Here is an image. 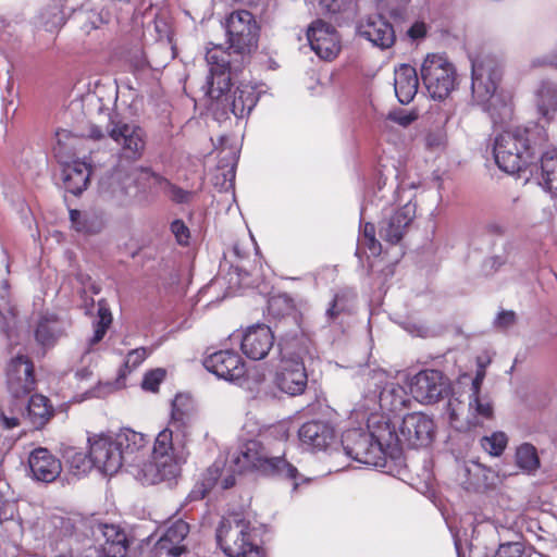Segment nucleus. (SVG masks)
Here are the masks:
<instances>
[{"label": "nucleus", "instance_id": "nucleus-44", "mask_svg": "<svg viewBox=\"0 0 557 557\" xmlns=\"http://www.w3.org/2000/svg\"><path fill=\"white\" fill-rule=\"evenodd\" d=\"M67 462L71 471L76 475L86 474L94 466L90 454L87 456L74 449L67 453Z\"/></svg>", "mask_w": 557, "mask_h": 557}, {"label": "nucleus", "instance_id": "nucleus-9", "mask_svg": "<svg viewBox=\"0 0 557 557\" xmlns=\"http://www.w3.org/2000/svg\"><path fill=\"white\" fill-rule=\"evenodd\" d=\"M233 463L238 472L251 470L265 476L290 480L294 487L297 486L298 470L285 459V451L281 447L275 448L259 440H249L239 446Z\"/></svg>", "mask_w": 557, "mask_h": 557}, {"label": "nucleus", "instance_id": "nucleus-22", "mask_svg": "<svg viewBox=\"0 0 557 557\" xmlns=\"http://www.w3.org/2000/svg\"><path fill=\"white\" fill-rule=\"evenodd\" d=\"M307 38L311 49L323 60H333L341 50L337 32L322 20L311 23L307 30Z\"/></svg>", "mask_w": 557, "mask_h": 557}, {"label": "nucleus", "instance_id": "nucleus-43", "mask_svg": "<svg viewBox=\"0 0 557 557\" xmlns=\"http://www.w3.org/2000/svg\"><path fill=\"white\" fill-rule=\"evenodd\" d=\"M149 352L147 348L139 347L131 350L124 360L123 367L119 371L117 382L124 380L128 373H131L134 369L139 367L148 357Z\"/></svg>", "mask_w": 557, "mask_h": 557}, {"label": "nucleus", "instance_id": "nucleus-63", "mask_svg": "<svg viewBox=\"0 0 557 557\" xmlns=\"http://www.w3.org/2000/svg\"><path fill=\"white\" fill-rule=\"evenodd\" d=\"M87 24L83 26V30L85 33H89L91 29H96L98 27V22L101 21V18L97 14H89L87 17Z\"/></svg>", "mask_w": 557, "mask_h": 557}, {"label": "nucleus", "instance_id": "nucleus-3", "mask_svg": "<svg viewBox=\"0 0 557 557\" xmlns=\"http://www.w3.org/2000/svg\"><path fill=\"white\" fill-rule=\"evenodd\" d=\"M548 141L545 127L539 123L506 129L496 135L493 156L497 166L508 173L534 174L541 150Z\"/></svg>", "mask_w": 557, "mask_h": 557}, {"label": "nucleus", "instance_id": "nucleus-39", "mask_svg": "<svg viewBox=\"0 0 557 557\" xmlns=\"http://www.w3.org/2000/svg\"><path fill=\"white\" fill-rule=\"evenodd\" d=\"M515 457L518 468L524 472L533 473L540 468L537 450L530 443H523L518 446Z\"/></svg>", "mask_w": 557, "mask_h": 557}, {"label": "nucleus", "instance_id": "nucleus-33", "mask_svg": "<svg viewBox=\"0 0 557 557\" xmlns=\"http://www.w3.org/2000/svg\"><path fill=\"white\" fill-rule=\"evenodd\" d=\"M90 165L85 161H73L64 166V184L67 191L73 195L82 194L89 183Z\"/></svg>", "mask_w": 557, "mask_h": 557}, {"label": "nucleus", "instance_id": "nucleus-25", "mask_svg": "<svg viewBox=\"0 0 557 557\" xmlns=\"http://www.w3.org/2000/svg\"><path fill=\"white\" fill-rule=\"evenodd\" d=\"M189 524L181 519L171 523L154 544L158 557H180L186 553Z\"/></svg>", "mask_w": 557, "mask_h": 557}, {"label": "nucleus", "instance_id": "nucleus-57", "mask_svg": "<svg viewBox=\"0 0 557 557\" xmlns=\"http://www.w3.org/2000/svg\"><path fill=\"white\" fill-rule=\"evenodd\" d=\"M484 377H485L484 364H482L480 362L479 363V369L476 370V373H475V376L472 380L471 392L470 393H481V387H482Z\"/></svg>", "mask_w": 557, "mask_h": 557}, {"label": "nucleus", "instance_id": "nucleus-47", "mask_svg": "<svg viewBox=\"0 0 557 557\" xmlns=\"http://www.w3.org/2000/svg\"><path fill=\"white\" fill-rule=\"evenodd\" d=\"M496 557H539L536 554H527L521 543H507L499 546Z\"/></svg>", "mask_w": 557, "mask_h": 557}, {"label": "nucleus", "instance_id": "nucleus-53", "mask_svg": "<svg viewBox=\"0 0 557 557\" xmlns=\"http://www.w3.org/2000/svg\"><path fill=\"white\" fill-rule=\"evenodd\" d=\"M516 322V313L513 311H500L494 320L495 326L506 330Z\"/></svg>", "mask_w": 557, "mask_h": 557}, {"label": "nucleus", "instance_id": "nucleus-58", "mask_svg": "<svg viewBox=\"0 0 557 557\" xmlns=\"http://www.w3.org/2000/svg\"><path fill=\"white\" fill-rule=\"evenodd\" d=\"M426 34V27L424 23H414L409 29H408V36L412 39H420L423 38Z\"/></svg>", "mask_w": 557, "mask_h": 557}, {"label": "nucleus", "instance_id": "nucleus-51", "mask_svg": "<svg viewBox=\"0 0 557 557\" xmlns=\"http://www.w3.org/2000/svg\"><path fill=\"white\" fill-rule=\"evenodd\" d=\"M387 119L406 127L410 125L413 121L417 120V114L414 112H409L403 109L391 111L387 115Z\"/></svg>", "mask_w": 557, "mask_h": 557}, {"label": "nucleus", "instance_id": "nucleus-23", "mask_svg": "<svg viewBox=\"0 0 557 557\" xmlns=\"http://www.w3.org/2000/svg\"><path fill=\"white\" fill-rule=\"evenodd\" d=\"M301 446L311 451L327 450L336 441L334 426L325 421L312 420L298 430Z\"/></svg>", "mask_w": 557, "mask_h": 557}, {"label": "nucleus", "instance_id": "nucleus-13", "mask_svg": "<svg viewBox=\"0 0 557 557\" xmlns=\"http://www.w3.org/2000/svg\"><path fill=\"white\" fill-rule=\"evenodd\" d=\"M420 75L429 96L434 100L445 99L457 85L456 69L443 53L426 54Z\"/></svg>", "mask_w": 557, "mask_h": 557}, {"label": "nucleus", "instance_id": "nucleus-1", "mask_svg": "<svg viewBox=\"0 0 557 557\" xmlns=\"http://www.w3.org/2000/svg\"><path fill=\"white\" fill-rule=\"evenodd\" d=\"M32 530L55 557H124L129 541L115 524L79 516L51 515L38 518Z\"/></svg>", "mask_w": 557, "mask_h": 557}, {"label": "nucleus", "instance_id": "nucleus-49", "mask_svg": "<svg viewBox=\"0 0 557 557\" xmlns=\"http://www.w3.org/2000/svg\"><path fill=\"white\" fill-rule=\"evenodd\" d=\"M16 513V505L10 502H3L0 505V523L10 521L15 528L24 530V523L20 520H14Z\"/></svg>", "mask_w": 557, "mask_h": 557}, {"label": "nucleus", "instance_id": "nucleus-50", "mask_svg": "<svg viewBox=\"0 0 557 557\" xmlns=\"http://www.w3.org/2000/svg\"><path fill=\"white\" fill-rule=\"evenodd\" d=\"M171 232L175 236L176 242L182 245H188L190 232L187 225L182 220H174L171 223Z\"/></svg>", "mask_w": 557, "mask_h": 557}, {"label": "nucleus", "instance_id": "nucleus-56", "mask_svg": "<svg viewBox=\"0 0 557 557\" xmlns=\"http://www.w3.org/2000/svg\"><path fill=\"white\" fill-rule=\"evenodd\" d=\"M209 487H207L201 481L197 482L194 488L187 495L188 502L200 500L205 498L207 493L209 492Z\"/></svg>", "mask_w": 557, "mask_h": 557}, {"label": "nucleus", "instance_id": "nucleus-54", "mask_svg": "<svg viewBox=\"0 0 557 557\" xmlns=\"http://www.w3.org/2000/svg\"><path fill=\"white\" fill-rule=\"evenodd\" d=\"M115 389V384L111 382L99 383L94 389L88 392V397L103 398Z\"/></svg>", "mask_w": 557, "mask_h": 557}, {"label": "nucleus", "instance_id": "nucleus-5", "mask_svg": "<svg viewBox=\"0 0 557 557\" xmlns=\"http://www.w3.org/2000/svg\"><path fill=\"white\" fill-rule=\"evenodd\" d=\"M502 76V65L494 57L471 58L472 102L487 112L495 125L511 120L513 114L511 97L496 94Z\"/></svg>", "mask_w": 557, "mask_h": 557}, {"label": "nucleus", "instance_id": "nucleus-28", "mask_svg": "<svg viewBox=\"0 0 557 557\" xmlns=\"http://www.w3.org/2000/svg\"><path fill=\"white\" fill-rule=\"evenodd\" d=\"M9 274V257L4 249H0V331L9 341H12L11 330L14 325L15 313L10 301L9 283L5 275Z\"/></svg>", "mask_w": 557, "mask_h": 557}, {"label": "nucleus", "instance_id": "nucleus-61", "mask_svg": "<svg viewBox=\"0 0 557 557\" xmlns=\"http://www.w3.org/2000/svg\"><path fill=\"white\" fill-rule=\"evenodd\" d=\"M385 2H386V5H391L394 2L397 4V8H395V9L391 8L389 13L393 16L398 17V16L403 15V12L405 10V7H406L408 0H385Z\"/></svg>", "mask_w": 557, "mask_h": 557}, {"label": "nucleus", "instance_id": "nucleus-32", "mask_svg": "<svg viewBox=\"0 0 557 557\" xmlns=\"http://www.w3.org/2000/svg\"><path fill=\"white\" fill-rule=\"evenodd\" d=\"M136 173H138V180H145L149 182L151 187L159 188L162 190L172 201L176 203H186L190 200L193 193L185 190L174 184H172L169 180L160 175L159 173L153 172L149 168H139L136 169Z\"/></svg>", "mask_w": 557, "mask_h": 557}, {"label": "nucleus", "instance_id": "nucleus-42", "mask_svg": "<svg viewBox=\"0 0 557 557\" xmlns=\"http://www.w3.org/2000/svg\"><path fill=\"white\" fill-rule=\"evenodd\" d=\"M508 437L502 431L493 432L481 438V447L493 457H499L507 447Z\"/></svg>", "mask_w": 557, "mask_h": 557}, {"label": "nucleus", "instance_id": "nucleus-35", "mask_svg": "<svg viewBox=\"0 0 557 557\" xmlns=\"http://www.w3.org/2000/svg\"><path fill=\"white\" fill-rule=\"evenodd\" d=\"M235 470L226 468L223 459H216L202 474L201 482L212 488L220 486L222 491L227 490L235 484Z\"/></svg>", "mask_w": 557, "mask_h": 557}, {"label": "nucleus", "instance_id": "nucleus-8", "mask_svg": "<svg viewBox=\"0 0 557 557\" xmlns=\"http://www.w3.org/2000/svg\"><path fill=\"white\" fill-rule=\"evenodd\" d=\"M188 418L180 409L178 400L172 404L171 420L168 428L159 432L152 448V465L156 481H168L180 473V463L186 457V443L189 435Z\"/></svg>", "mask_w": 557, "mask_h": 557}, {"label": "nucleus", "instance_id": "nucleus-19", "mask_svg": "<svg viewBox=\"0 0 557 557\" xmlns=\"http://www.w3.org/2000/svg\"><path fill=\"white\" fill-rule=\"evenodd\" d=\"M416 216V203L409 198L406 203L397 207L384 208L379 222L381 238L391 244H397L404 237L407 228Z\"/></svg>", "mask_w": 557, "mask_h": 557}, {"label": "nucleus", "instance_id": "nucleus-40", "mask_svg": "<svg viewBox=\"0 0 557 557\" xmlns=\"http://www.w3.org/2000/svg\"><path fill=\"white\" fill-rule=\"evenodd\" d=\"M321 12L331 17L350 15L355 12L356 0H318Z\"/></svg>", "mask_w": 557, "mask_h": 557}, {"label": "nucleus", "instance_id": "nucleus-12", "mask_svg": "<svg viewBox=\"0 0 557 557\" xmlns=\"http://www.w3.org/2000/svg\"><path fill=\"white\" fill-rule=\"evenodd\" d=\"M446 410L450 426L459 432L483 426L494 416L490 397L481 393L469 394L467 408L458 398H450Z\"/></svg>", "mask_w": 557, "mask_h": 557}, {"label": "nucleus", "instance_id": "nucleus-48", "mask_svg": "<svg viewBox=\"0 0 557 557\" xmlns=\"http://www.w3.org/2000/svg\"><path fill=\"white\" fill-rule=\"evenodd\" d=\"M164 376L165 371L163 369L150 370L145 374L141 386L145 391L157 392Z\"/></svg>", "mask_w": 557, "mask_h": 557}, {"label": "nucleus", "instance_id": "nucleus-37", "mask_svg": "<svg viewBox=\"0 0 557 557\" xmlns=\"http://www.w3.org/2000/svg\"><path fill=\"white\" fill-rule=\"evenodd\" d=\"M248 388L260 399H273L280 393L278 386H276V374L267 376L262 370H256L250 374Z\"/></svg>", "mask_w": 557, "mask_h": 557}, {"label": "nucleus", "instance_id": "nucleus-20", "mask_svg": "<svg viewBox=\"0 0 557 557\" xmlns=\"http://www.w3.org/2000/svg\"><path fill=\"white\" fill-rule=\"evenodd\" d=\"M412 397L421 404H434L449 392V384L438 370L426 369L413 375L409 383Z\"/></svg>", "mask_w": 557, "mask_h": 557}, {"label": "nucleus", "instance_id": "nucleus-34", "mask_svg": "<svg viewBox=\"0 0 557 557\" xmlns=\"http://www.w3.org/2000/svg\"><path fill=\"white\" fill-rule=\"evenodd\" d=\"M540 165L534 169V173L540 170L541 177L539 184L549 191L552 196L557 197V149H552L539 156Z\"/></svg>", "mask_w": 557, "mask_h": 557}, {"label": "nucleus", "instance_id": "nucleus-30", "mask_svg": "<svg viewBox=\"0 0 557 557\" xmlns=\"http://www.w3.org/2000/svg\"><path fill=\"white\" fill-rule=\"evenodd\" d=\"M69 326V320L54 313L45 314L37 324L36 341L44 347H51L65 334Z\"/></svg>", "mask_w": 557, "mask_h": 557}, {"label": "nucleus", "instance_id": "nucleus-18", "mask_svg": "<svg viewBox=\"0 0 557 557\" xmlns=\"http://www.w3.org/2000/svg\"><path fill=\"white\" fill-rule=\"evenodd\" d=\"M108 136L120 147L122 158L135 161L143 156L146 147L145 131L135 124L110 120L107 126Z\"/></svg>", "mask_w": 557, "mask_h": 557}, {"label": "nucleus", "instance_id": "nucleus-64", "mask_svg": "<svg viewBox=\"0 0 557 557\" xmlns=\"http://www.w3.org/2000/svg\"><path fill=\"white\" fill-rule=\"evenodd\" d=\"M108 135L107 131L103 132L101 127L92 125L89 131V137L95 140H101Z\"/></svg>", "mask_w": 557, "mask_h": 557}, {"label": "nucleus", "instance_id": "nucleus-6", "mask_svg": "<svg viewBox=\"0 0 557 557\" xmlns=\"http://www.w3.org/2000/svg\"><path fill=\"white\" fill-rule=\"evenodd\" d=\"M88 443L94 467L103 474L113 475L124 463H136L149 440L143 433L123 428L114 434L89 437Z\"/></svg>", "mask_w": 557, "mask_h": 557}, {"label": "nucleus", "instance_id": "nucleus-11", "mask_svg": "<svg viewBox=\"0 0 557 557\" xmlns=\"http://www.w3.org/2000/svg\"><path fill=\"white\" fill-rule=\"evenodd\" d=\"M53 408L49 399L42 395L26 398L3 400L0 404V423L5 430L20 425L21 420L28 421L34 429H41L52 417Z\"/></svg>", "mask_w": 557, "mask_h": 557}, {"label": "nucleus", "instance_id": "nucleus-45", "mask_svg": "<svg viewBox=\"0 0 557 557\" xmlns=\"http://www.w3.org/2000/svg\"><path fill=\"white\" fill-rule=\"evenodd\" d=\"M354 299V294L350 292L336 293L325 311L329 321L334 320L338 314L349 307V302Z\"/></svg>", "mask_w": 557, "mask_h": 557}, {"label": "nucleus", "instance_id": "nucleus-59", "mask_svg": "<svg viewBox=\"0 0 557 557\" xmlns=\"http://www.w3.org/2000/svg\"><path fill=\"white\" fill-rule=\"evenodd\" d=\"M129 194V187L125 184H119L116 188L112 189V196L116 198L119 203L124 205L125 203V197Z\"/></svg>", "mask_w": 557, "mask_h": 557}, {"label": "nucleus", "instance_id": "nucleus-31", "mask_svg": "<svg viewBox=\"0 0 557 557\" xmlns=\"http://www.w3.org/2000/svg\"><path fill=\"white\" fill-rule=\"evenodd\" d=\"M419 88V77L416 69L409 64H400L394 72V90L398 101L408 104L414 98Z\"/></svg>", "mask_w": 557, "mask_h": 557}, {"label": "nucleus", "instance_id": "nucleus-46", "mask_svg": "<svg viewBox=\"0 0 557 557\" xmlns=\"http://www.w3.org/2000/svg\"><path fill=\"white\" fill-rule=\"evenodd\" d=\"M358 243L360 246L366 247L372 256H379L382 251V246L375 238V228L372 223L368 222L363 225Z\"/></svg>", "mask_w": 557, "mask_h": 557}, {"label": "nucleus", "instance_id": "nucleus-29", "mask_svg": "<svg viewBox=\"0 0 557 557\" xmlns=\"http://www.w3.org/2000/svg\"><path fill=\"white\" fill-rule=\"evenodd\" d=\"M533 104L541 120L553 122L557 116V83L542 79L533 90Z\"/></svg>", "mask_w": 557, "mask_h": 557}, {"label": "nucleus", "instance_id": "nucleus-36", "mask_svg": "<svg viewBox=\"0 0 557 557\" xmlns=\"http://www.w3.org/2000/svg\"><path fill=\"white\" fill-rule=\"evenodd\" d=\"M70 221L72 227L83 234H97L104 225L103 215L97 210L79 211L70 210Z\"/></svg>", "mask_w": 557, "mask_h": 557}, {"label": "nucleus", "instance_id": "nucleus-52", "mask_svg": "<svg viewBox=\"0 0 557 557\" xmlns=\"http://www.w3.org/2000/svg\"><path fill=\"white\" fill-rule=\"evenodd\" d=\"M446 143V135L442 131L430 132L425 136V145L430 149H442Z\"/></svg>", "mask_w": 557, "mask_h": 557}, {"label": "nucleus", "instance_id": "nucleus-21", "mask_svg": "<svg viewBox=\"0 0 557 557\" xmlns=\"http://www.w3.org/2000/svg\"><path fill=\"white\" fill-rule=\"evenodd\" d=\"M202 363L209 372L227 382H237L246 373L244 360L236 351L231 349L209 354Z\"/></svg>", "mask_w": 557, "mask_h": 557}, {"label": "nucleus", "instance_id": "nucleus-14", "mask_svg": "<svg viewBox=\"0 0 557 557\" xmlns=\"http://www.w3.org/2000/svg\"><path fill=\"white\" fill-rule=\"evenodd\" d=\"M388 419L391 435L395 437V443L391 446V455L404 447L418 448L429 445L434 437L433 420L421 412H413L405 416L398 423Z\"/></svg>", "mask_w": 557, "mask_h": 557}, {"label": "nucleus", "instance_id": "nucleus-4", "mask_svg": "<svg viewBox=\"0 0 557 557\" xmlns=\"http://www.w3.org/2000/svg\"><path fill=\"white\" fill-rule=\"evenodd\" d=\"M361 425L346 430L342 435V446L345 455L350 459L375 468L386 466V455L391 454V446L395 437L391 435L388 419L384 416L366 417L359 420L351 419Z\"/></svg>", "mask_w": 557, "mask_h": 557}, {"label": "nucleus", "instance_id": "nucleus-60", "mask_svg": "<svg viewBox=\"0 0 557 557\" xmlns=\"http://www.w3.org/2000/svg\"><path fill=\"white\" fill-rule=\"evenodd\" d=\"M108 327L109 326L95 324L94 335L89 339V345L92 346V345L99 343L104 337Z\"/></svg>", "mask_w": 557, "mask_h": 557}, {"label": "nucleus", "instance_id": "nucleus-62", "mask_svg": "<svg viewBox=\"0 0 557 557\" xmlns=\"http://www.w3.org/2000/svg\"><path fill=\"white\" fill-rule=\"evenodd\" d=\"M485 228L487 233L493 235H503L505 233V226L496 221L487 223Z\"/></svg>", "mask_w": 557, "mask_h": 557}, {"label": "nucleus", "instance_id": "nucleus-16", "mask_svg": "<svg viewBox=\"0 0 557 557\" xmlns=\"http://www.w3.org/2000/svg\"><path fill=\"white\" fill-rule=\"evenodd\" d=\"M280 347V363L276 367V386L281 393L289 396L301 395L308 384V374L304 364L302 357L289 347Z\"/></svg>", "mask_w": 557, "mask_h": 557}, {"label": "nucleus", "instance_id": "nucleus-24", "mask_svg": "<svg viewBox=\"0 0 557 557\" xmlns=\"http://www.w3.org/2000/svg\"><path fill=\"white\" fill-rule=\"evenodd\" d=\"M240 337L242 351L251 360L264 359L274 345L273 332L265 324H255L247 327Z\"/></svg>", "mask_w": 557, "mask_h": 557}, {"label": "nucleus", "instance_id": "nucleus-38", "mask_svg": "<svg viewBox=\"0 0 557 557\" xmlns=\"http://www.w3.org/2000/svg\"><path fill=\"white\" fill-rule=\"evenodd\" d=\"M268 312L274 319H286L293 314L295 317L294 300L287 294L273 295L268 300Z\"/></svg>", "mask_w": 557, "mask_h": 557}, {"label": "nucleus", "instance_id": "nucleus-7", "mask_svg": "<svg viewBox=\"0 0 557 557\" xmlns=\"http://www.w3.org/2000/svg\"><path fill=\"white\" fill-rule=\"evenodd\" d=\"M363 381L362 397L351 410L350 419L372 418L374 414L391 418L381 411L398 412L410 404L406 388L383 369L368 370Z\"/></svg>", "mask_w": 557, "mask_h": 557}, {"label": "nucleus", "instance_id": "nucleus-26", "mask_svg": "<svg viewBox=\"0 0 557 557\" xmlns=\"http://www.w3.org/2000/svg\"><path fill=\"white\" fill-rule=\"evenodd\" d=\"M360 37L369 40L373 46L387 49L395 42V32L389 22L381 14L368 16L357 26Z\"/></svg>", "mask_w": 557, "mask_h": 557}, {"label": "nucleus", "instance_id": "nucleus-17", "mask_svg": "<svg viewBox=\"0 0 557 557\" xmlns=\"http://www.w3.org/2000/svg\"><path fill=\"white\" fill-rule=\"evenodd\" d=\"M5 379L10 394L7 400L27 398L36 386L33 361L18 352L8 362Z\"/></svg>", "mask_w": 557, "mask_h": 557}, {"label": "nucleus", "instance_id": "nucleus-2", "mask_svg": "<svg viewBox=\"0 0 557 557\" xmlns=\"http://www.w3.org/2000/svg\"><path fill=\"white\" fill-rule=\"evenodd\" d=\"M206 61L209 75L203 90L211 100L210 109L215 119L227 117L230 113L236 119L248 116L259 100L260 91L250 84H240L231 91L232 75L239 66L232 63L231 53L224 51L221 46L208 49Z\"/></svg>", "mask_w": 557, "mask_h": 557}, {"label": "nucleus", "instance_id": "nucleus-15", "mask_svg": "<svg viewBox=\"0 0 557 557\" xmlns=\"http://www.w3.org/2000/svg\"><path fill=\"white\" fill-rule=\"evenodd\" d=\"M225 29L230 42V50L226 52H230L231 57L236 55L243 62L258 44L259 27L253 15L246 10L234 11L226 20ZM231 61L236 64L237 59L231 58Z\"/></svg>", "mask_w": 557, "mask_h": 557}, {"label": "nucleus", "instance_id": "nucleus-55", "mask_svg": "<svg viewBox=\"0 0 557 557\" xmlns=\"http://www.w3.org/2000/svg\"><path fill=\"white\" fill-rule=\"evenodd\" d=\"M111 322H112V314H111L110 309L108 308V306L106 305L104 301H102V300L99 301V304H98V320H97L96 324L110 326Z\"/></svg>", "mask_w": 557, "mask_h": 557}, {"label": "nucleus", "instance_id": "nucleus-27", "mask_svg": "<svg viewBox=\"0 0 557 557\" xmlns=\"http://www.w3.org/2000/svg\"><path fill=\"white\" fill-rule=\"evenodd\" d=\"M28 465L33 478L44 483L53 482L62 471L61 461L44 447H38L30 453Z\"/></svg>", "mask_w": 557, "mask_h": 557}, {"label": "nucleus", "instance_id": "nucleus-41", "mask_svg": "<svg viewBox=\"0 0 557 557\" xmlns=\"http://www.w3.org/2000/svg\"><path fill=\"white\" fill-rule=\"evenodd\" d=\"M65 12L58 5H52L40 12L38 23L47 32H54L64 24Z\"/></svg>", "mask_w": 557, "mask_h": 557}, {"label": "nucleus", "instance_id": "nucleus-10", "mask_svg": "<svg viewBox=\"0 0 557 557\" xmlns=\"http://www.w3.org/2000/svg\"><path fill=\"white\" fill-rule=\"evenodd\" d=\"M219 547L227 557H264L249 521L238 516L223 518L215 533Z\"/></svg>", "mask_w": 557, "mask_h": 557}]
</instances>
